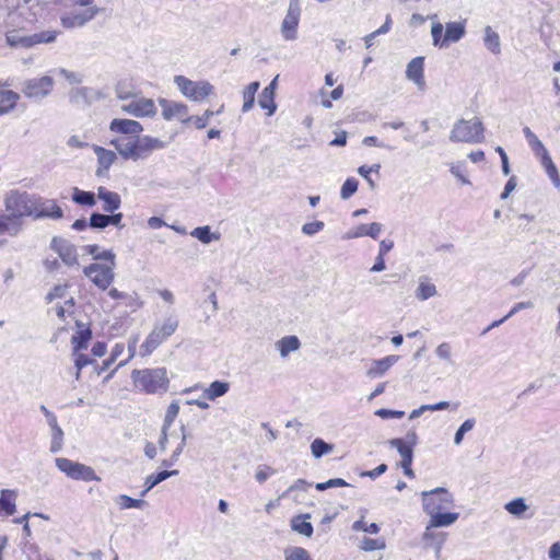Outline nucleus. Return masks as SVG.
<instances>
[{"label": "nucleus", "mask_w": 560, "mask_h": 560, "mask_svg": "<svg viewBox=\"0 0 560 560\" xmlns=\"http://www.w3.org/2000/svg\"><path fill=\"white\" fill-rule=\"evenodd\" d=\"M131 377L137 387L149 394L166 392L170 382L165 368L133 370Z\"/></svg>", "instance_id": "nucleus-1"}, {"label": "nucleus", "mask_w": 560, "mask_h": 560, "mask_svg": "<svg viewBox=\"0 0 560 560\" xmlns=\"http://www.w3.org/2000/svg\"><path fill=\"white\" fill-rule=\"evenodd\" d=\"M482 121L475 117L470 120L459 119L455 122L450 140L453 142L480 143L483 141Z\"/></svg>", "instance_id": "nucleus-2"}, {"label": "nucleus", "mask_w": 560, "mask_h": 560, "mask_svg": "<svg viewBox=\"0 0 560 560\" xmlns=\"http://www.w3.org/2000/svg\"><path fill=\"white\" fill-rule=\"evenodd\" d=\"M178 324V320L174 317H167L163 323L155 324L140 347V355H150L164 340L176 331Z\"/></svg>", "instance_id": "nucleus-3"}, {"label": "nucleus", "mask_w": 560, "mask_h": 560, "mask_svg": "<svg viewBox=\"0 0 560 560\" xmlns=\"http://www.w3.org/2000/svg\"><path fill=\"white\" fill-rule=\"evenodd\" d=\"M35 196L26 192H19L11 190L4 198V206L7 212H10L18 221L22 217H33L34 214Z\"/></svg>", "instance_id": "nucleus-4"}, {"label": "nucleus", "mask_w": 560, "mask_h": 560, "mask_svg": "<svg viewBox=\"0 0 560 560\" xmlns=\"http://www.w3.org/2000/svg\"><path fill=\"white\" fill-rule=\"evenodd\" d=\"M55 464L60 471L73 480H82L85 482L101 480V478L96 475L95 470L91 466L81 464L79 462H73L66 457H57L55 459Z\"/></svg>", "instance_id": "nucleus-5"}, {"label": "nucleus", "mask_w": 560, "mask_h": 560, "mask_svg": "<svg viewBox=\"0 0 560 560\" xmlns=\"http://www.w3.org/2000/svg\"><path fill=\"white\" fill-rule=\"evenodd\" d=\"M428 515H430L431 518H430V523L427 526L425 532L423 534V539H428L431 537H434L438 539L436 556H439L441 552V549L443 547V544L445 541V535L442 533H432V532H430V529L434 528V527H445V526H450V525L454 524L457 521L459 514L445 512V511H439L436 513H429Z\"/></svg>", "instance_id": "nucleus-6"}, {"label": "nucleus", "mask_w": 560, "mask_h": 560, "mask_svg": "<svg viewBox=\"0 0 560 560\" xmlns=\"http://www.w3.org/2000/svg\"><path fill=\"white\" fill-rule=\"evenodd\" d=\"M301 0H290L285 16L280 24V33L284 40L298 39V28L301 20Z\"/></svg>", "instance_id": "nucleus-7"}, {"label": "nucleus", "mask_w": 560, "mask_h": 560, "mask_svg": "<svg viewBox=\"0 0 560 560\" xmlns=\"http://www.w3.org/2000/svg\"><path fill=\"white\" fill-rule=\"evenodd\" d=\"M453 495L445 488L422 492V504L427 514L447 511L453 506Z\"/></svg>", "instance_id": "nucleus-8"}, {"label": "nucleus", "mask_w": 560, "mask_h": 560, "mask_svg": "<svg viewBox=\"0 0 560 560\" xmlns=\"http://www.w3.org/2000/svg\"><path fill=\"white\" fill-rule=\"evenodd\" d=\"M174 82L184 96L196 102L213 92V86L208 81H191L183 75H176Z\"/></svg>", "instance_id": "nucleus-9"}, {"label": "nucleus", "mask_w": 560, "mask_h": 560, "mask_svg": "<svg viewBox=\"0 0 560 560\" xmlns=\"http://www.w3.org/2000/svg\"><path fill=\"white\" fill-rule=\"evenodd\" d=\"M54 88V79L49 75L33 78L22 83V93L33 100H40L50 94Z\"/></svg>", "instance_id": "nucleus-10"}, {"label": "nucleus", "mask_w": 560, "mask_h": 560, "mask_svg": "<svg viewBox=\"0 0 560 560\" xmlns=\"http://www.w3.org/2000/svg\"><path fill=\"white\" fill-rule=\"evenodd\" d=\"M83 273L101 290H106L115 278L114 266L94 262L83 269Z\"/></svg>", "instance_id": "nucleus-11"}, {"label": "nucleus", "mask_w": 560, "mask_h": 560, "mask_svg": "<svg viewBox=\"0 0 560 560\" xmlns=\"http://www.w3.org/2000/svg\"><path fill=\"white\" fill-rule=\"evenodd\" d=\"M159 105L162 109V116L165 120L177 119L183 124L189 122V114L187 105L175 101L159 98Z\"/></svg>", "instance_id": "nucleus-12"}, {"label": "nucleus", "mask_w": 560, "mask_h": 560, "mask_svg": "<svg viewBox=\"0 0 560 560\" xmlns=\"http://www.w3.org/2000/svg\"><path fill=\"white\" fill-rule=\"evenodd\" d=\"M122 112L135 117H152L156 114V107L151 98L138 97L121 105Z\"/></svg>", "instance_id": "nucleus-13"}, {"label": "nucleus", "mask_w": 560, "mask_h": 560, "mask_svg": "<svg viewBox=\"0 0 560 560\" xmlns=\"http://www.w3.org/2000/svg\"><path fill=\"white\" fill-rule=\"evenodd\" d=\"M51 248L67 266H79L77 247L69 241L55 236L51 241Z\"/></svg>", "instance_id": "nucleus-14"}, {"label": "nucleus", "mask_w": 560, "mask_h": 560, "mask_svg": "<svg viewBox=\"0 0 560 560\" xmlns=\"http://www.w3.org/2000/svg\"><path fill=\"white\" fill-rule=\"evenodd\" d=\"M98 13V8H88L80 12L65 13L60 18V23L65 28L71 30L75 27H82L88 22L93 20Z\"/></svg>", "instance_id": "nucleus-15"}, {"label": "nucleus", "mask_w": 560, "mask_h": 560, "mask_svg": "<svg viewBox=\"0 0 560 560\" xmlns=\"http://www.w3.org/2000/svg\"><path fill=\"white\" fill-rule=\"evenodd\" d=\"M166 142L150 136H144L140 138L139 136L136 139V158L135 161L144 160L149 158V155L153 151L162 150L166 147Z\"/></svg>", "instance_id": "nucleus-16"}, {"label": "nucleus", "mask_w": 560, "mask_h": 560, "mask_svg": "<svg viewBox=\"0 0 560 560\" xmlns=\"http://www.w3.org/2000/svg\"><path fill=\"white\" fill-rule=\"evenodd\" d=\"M34 208L35 210L33 217L36 219L49 218L56 220L62 218L63 215L61 208L54 199H43L40 197H35Z\"/></svg>", "instance_id": "nucleus-17"}, {"label": "nucleus", "mask_w": 560, "mask_h": 560, "mask_svg": "<svg viewBox=\"0 0 560 560\" xmlns=\"http://www.w3.org/2000/svg\"><path fill=\"white\" fill-rule=\"evenodd\" d=\"M112 132L118 133L119 136L133 137L137 139L142 132L143 128L141 124L132 119L115 118L109 125Z\"/></svg>", "instance_id": "nucleus-18"}, {"label": "nucleus", "mask_w": 560, "mask_h": 560, "mask_svg": "<svg viewBox=\"0 0 560 560\" xmlns=\"http://www.w3.org/2000/svg\"><path fill=\"white\" fill-rule=\"evenodd\" d=\"M110 144L115 147L118 153L125 160L135 161L136 158V138L117 136L110 140Z\"/></svg>", "instance_id": "nucleus-19"}, {"label": "nucleus", "mask_w": 560, "mask_h": 560, "mask_svg": "<svg viewBox=\"0 0 560 560\" xmlns=\"http://www.w3.org/2000/svg\"><path fill=\"white\" fill-rule=\"evenodd\" d=\"M93 151L97 156V170L95 172L96 176H104L109 167L114 164L117 159V155L114 151L107 150L100 145H93Z\"/></svg>", "instance_id": "nucleus-20"}, {"label": "nucleus", "mask_w": 560, "mask_h": 560, "mask_svg": "<svg viewBox=\"0 0 560 560\" xmlns=\"http://www.w3.org/2000/svg\"><path fill=\"white\" fill-rule=\"evenodd\" d=\"M5 86H10L8 81L0 82V116L11 113L20 100L19 93L3 89Z\"/></svg>", "instance_id": "nucleus-21"}, {"label": "nucleus", "mask_w": 560, "mask_h": 560, "mask_svg": "<svg viewBox=\"0 0 560 560\" xmlns=\"http://www.w3.org/2000/svg\"><path fill=\"white\" fill-rule=\"evenodd\" d=\"M399 355H387L385 358L373 360L370 369L368 370V376L381 377L383 376L397 361Z\"/></svg>", "instance_id": "nucleus-22"}, {"label": "nucleus", "mask_w": 560, "mask_h": 560, "mask_svg": "<svg viewBox=\"0 0 560 560\" xmlns=\"http://www.w3.org/2000/svg\"><path fill=\"white\" fill-rule=\"evenodd\" d=\"M97 197L104 202L103 210L105 212L113 213L120 208L121 199L120 196L115 191H110L101 186L97 188Z\"/></svg>", "instance_id": "nucleus-23"}, {"label": "nucleus", "mask_w": 560, "mask_h": 560, "mask_svg": "<svg viewBox=\"0 0 560 560\" xmlns=\"http://www.w3.org/2000/svg\"><path fill=\"white\" fill-rule=\"evenodd\" d=\"M466 34V22H448L445 25L444 42L445 47L452 43L459 42Z\"/></svg>", "instance_id": "nucleus-24"}, {"label": "nucleus", "mask_w": 560, "mask_h": 560, "mask_svg": "<svg viewBox=\"0 0 560 560\" xmlns=\"http://www.w3.org/2000/svg\"><path fill=\"white\" fill-rule=\"evenodd\" d=\"M424 58L416 57L407 65L406 75L410 81H413L419 88L424 86L423 78Z\"/></svg>", "instance_id": "nucleus-25"}, {"label": "nucleus", "mask_w": 560, "mask_h": 560, "mask_svg": "<svg viewBox=\"0 0 560 560\" xmlns=\"http://www.w3.org/2000/svg\"><path fill=\"white\" fill-rule=\"evenodd\" d=\"M438 294V290L434 283H432L427 276H422L418 280V287L415 295L419 301H427Z\"/></svg>", "instance_id": "nucleus-26"}, {"label": "nucleus", "mask_w": 560, "mask_h": 560, "mask_svg": "<svg viewBox=\"0 0 560 560\" xmlns=\"http://www.w3.org/2000/svg\"><path fill=\"white\" fill-rule=\"evenodd\" d=\"M382 229L383 226L378 222H373L371 224H360L355 231L347 234V238H355L362 236L377 238L378 234L382 232Z\"/></svg>", "instance_id": "nucleus-27"}, {"label": "nucleus", "mask_w": 560, "mask_h": 560, "mask_svg": "<svg viewBox=\"0 0 560 560\" xmlns=\"http://www.w3.org/2000/svg\"><path fill=\"white\" fill-rule=\"evenodd\" d=\"M21 230V222L10 212L0 213V234L16 235Z\"/></svg>", "instance_id": "nucleus-28"}, {"label": "nucleus", "mask_w": 560, "mask_h": 560, "mask_svg": "<svg viewBox=\"0 0 560 560\" xmlns=\"http://www.w3.org/2000/svg\"><path fill=\"white\" fill-rule=\"evenodd\" d=\"M388 443L392 447L396 448L401 456L400 465L412 464L413 451L411 445H407L404 439L398 438L389 440Z\"/></svg>", "instance_id": "nucleus-29"}, {"label": "nucleus", "mask_w": 560, "mask_h": 560, "mask_svg": "<svg viewBox=\"0 0 560 560\" xmlns=\"http://www.w3.org/2000/svg\"><path fill=\"white\" fill-rule=\"evenodd\" d=\"M310 514L296 515L291 520V528L301 535L311 537L313 535V525L307 521Z\"/></svg>", "instance_id": "nucleus-30"}, {"label": "nucleus", "mask_w": 560, "mask_h": 560, "mask_svg": "<svg viewBox=\"0 0 560 560\" xmlns=\"http://www.w3.org/2000/svg\"><path fill=\"white\" fill-rule=\"evenodd\" d=\"M79 330L72 336L71 342L73 345V351L78 352L88 348V343L92 338L90 328H84L83 325L77 323Z\"/></svg>", "instance_id": "nucleus-31"}, {"label": "nucleus", "mask_w": 560, "mask_h": 560, "mask_svg": "<svg viewBox=\"0 0 560 560\" xmlns=\"http://www.w3.org/2000/svg\"><path fill=\"white\" fill-rule=\"evenodd\" d=\"M301 342L296 336H285L277 341L276 347L281 358H285L289 353L299 350Z\"/></svg>", "instance_id": "nucleus-32"}, {"label": "nucleus", "mask_w": 560, "mask_h": 560, "mask_svg": "<svg viewBox=\"0 0 560 560\" xmlns=\"http://www.w3.org/2000/svg\"><path fill=\"white\" fill-rule=\"evenodd\" d=\"M483 42L486 48L492 54L498 55L501 52L500 36L491 28V26H486Z\"/></svg>", "instance_id": "nucleus-33"}, {"label": "nucleus", "mask_w": 560, "mask_h": 560, "mask_svg": "<svg viewBox=\"0 0 560 560\" xmlns=\"http://www.w3.org/2000/svg\"><path fill=\"white\" fill-rule=\"evenodd\" d=\"M429 19L432 20L431 36L433 46L439 48H445L443 24L436 20V14L430 15Z\"/></svg>", "instance_id": "nucleus-34"}, {"label": "nucleus", "mask_w": 560, "mask_h": 560, "mask_svg": "<svg viewBox=\"0 0 560 560\" xmlns=\"http://www.w3.org/2000/svg\"><path fill=\"white\" fill-rule=\"evenodd\" d=\"M190 235L196 237L203 244H210L211 242L218 241L220 238V234L211 232L209 225L198 226L194 229Z\"/></svg>", "instance_id": "nucleus-35"}, {"label": "nucleus", "mask_w": 560, "mask_h": 560, "mask_svg": "<svg viewBox=\"0 0 560 560\" xmlns=\"http://www.w3.org/2000/svg\"><path fill=\"white\" fill-rule=\"evenodd\" d=\"M229 388H230L229 383L221 382V381H214L205 390V394L208 399L214 400L215 398L225 395L228 393Z\"/></svg>", "instance_id": "nucleus-36"}, {"label": "nucleus", "mask_w": 560, "mask_h": 560, "mask_svg": "<svg viewBox=\"0 0 560 560\" xmlns=\"http://www.w3.org/2000/svg\"><path fill=\"white\" fill-rule=\"evenodd\" d=\"M5 40L11 47H24V48L33 47L32 36L31 35L24 36L18 32L8 33L5 36Z\"/></svg>", "instance_id": "nucleus-37"}, {"label": "nucleus", "mask_w": 560, "mask_h": 560, "mask_svg": "<svg viewBox=\"0 0 560 560\" xmlns=\"http://www.w3.org/2000/svg\"><path fill=\"white\" fill-rule=\"evenodd\" d=\"M72 200L78 205L89 207H93L96 203L94 192L81 190L78 187L73 188Z\"/></svg>", "instance_id": "nucleus-38"}, {"label": "nucleus", "mask_w": 560, "mask_h": 560, "mask_svg": "<svg viewBox=\"0 0 560 560\" xmlns=\"http://www.w3.org/2000/svg\"><path fill=\"white\" fill-rule=\"evenodd\" d=\"M100 247L97 245H88L85 246V250L89 255L93 257L95 260H107L110 261L113 266H115V257L116 255L113 253V250H98Z\"/></svg>", "instance_id": "nucleus-39"}, {"label": "nucleus", "mask_w": 560, "mask_h": 560, "mask_svg": "<svg viewBox=\"0 0 560 560\" xmlns=\"http://www.w3.org/2000/svg\"><path fill=\"white\" fill-rule=\"evenodd\" d=\"M334 445L325 442L323 439L316 438L311 444V452L315 458L331 453Z\"/></svg>", "instance_id": "nucleus-40"}, {"label": "nucleus", "mask_w": 560, "mask_h": 560, "mask_svg": "<svg viewBox=\"0 0 560 560\" xmlns=\"http://www.w3.org/2000/svg\"><path fill=\"white\" fill-rule=\"evenodd\" d=\"M178 475V470H163L158 472L156 475H150L144 480V486H147V490H151L153 487L159 485L160 482L166 480L172 476Z\"/></svg>", "instance_id": "nucleus-41"}, {"label": "nucleus", "mask_w": 560, "mask_h": 560, "mask_svg": "<svg viewBox=\"0 0 560 560\" xmlns=\"http://www.w3.org/2000/svg\"><path fill=\"white\" fill-rule=\"evenodd\" d=\"M504 508L510 514L520 517L527 511L528 505L525 503L524 498H516L508 502Z\"/></svg>", "instance_id": "nucleus-42"}, {"label": "nucleus", "mask_w": 560, "mask_h": 560, "mask_svg": "<svg viewBox=\"0 0 560 560\" xmlns=\"http://www.w3.org/2000/svg\"><path fill=\"white\" fill-rule=\"evenodd\" d=\"M258 104L262 109L267 110L268 116L273 115L277 109V105L275 103V95L269 94V92L267 91H262L260 93Z\"/></svg>", "instance_id": "nucleus-43"}, {"label": "nucleus", "mask_w": 560, "mask_h": 560, "mask_svg": "<svg viewBox=\"0 0 560 560\" xmlns=\"http://www.w3.org/2000/svg\"><path fill=\"white\" fill-rule=\"evenodd\" d=\"M58 31H43L39 33L32 34V45L35 46L37 44H50L54 43L57 38Z\"/></svg>", "instance_id": "nucleus-44"}, {"label": "nucleus", "mask_w": 560, "mask_h": 560, "mask_svg": "<svg viewBox=\"0 0 560 560\" xmlns=\"http://www.w3.org/2000/svg\"><path fill=\"white\" fill-rule=\"evenodd\" d=\"M284 560H312V558L306 549L291 547L284 550Z\"/></svg>", "instance_id": "nucleus-45"}, {"label": "nucleus", "mask_w": 560, "mask_h": 560, "mask_svg": "<svg viewBox=\"0 0 560 560\" xmlns=\"http://www.w3.org/2000/svg\"><path fill=\"white\" fill-rule=\"evenodd\" d=\"M435 354L440 360L447 362L448 364H454L452 360L453 347L450 342H442L435 348Z\"/></svg>", "instance_id": "nucleus-46"}, {"label": "nucleus", "mask_w": 560, "mask_h": 560, "mask_svg": "<svg viewBox=\"0 0 560 560\" xmlns=\"http://www.w3.org/2000/svg\"><path fill=\"white\" fill-rule=\"evenodd\" d=\"M117 503L121 509H141L145 504L143 500L133 499L126 494L119 495L117 499Z\"/></svg>", "instance_id": "nucleus-47"}, {"label": "nucleus", "mask_w": 560, "mask_h": 560, "mask_svg": "<svg viewBox=\"0 0 560 560\" xmlns=\"http://www.w3.org/2000/svg\"><path fill=\"white\" fill-rule=\"evenodd\" d=\"M358 186L359 183L355 178H347L340 189L341 199H349L358 190Z\"/></svg>", "instance_id": "nucleus-48"}, {"label": "nucleus", "mask_w": 560, "mask_h": 560, "mask_svg": "<svg viewBox=\"0 0 560 560\" xmlns=\"http://www.w3.org/2000/svg\"><path fill=\"white\" fill-rule=\"evenodd\" d=\"M476 420L474 418L465 420L460 427L457 429L454 435V443L459 445L463 442L465 433L472 430L475 427Z\"/></svg>", "instance_id": "nucleus-49"}, {"label": "nucleus", "mask_w": 560, "mask_h": 560, "mask_svg": "<svg viewBox=\"0 0 560 560\" xmlns=\"http://www.w3.org/2000/svg\"><path fill=\"white\" fill-rule=\"evenodd\" d=\"M352 529L354 532H364L368 534H377L380 532V526L376 523L368 524L363 517L355 521L352 525Z\"/></svg>", "instance_id": "nucleus-50"}, {"label": "nucleus", "mask_w": 560, "mask_h": 560, "mask_svg": "<svg viewBox=\"0 0 560 560\" xmlns=\"http://www.w3.org/2000/svg\"><path fill=\"white\" fill-rule=\"evenodd\" d=\"M381 168L380 164H373L372 166L362 165L358 168V173L368 182L371 189L376 187L375 182L371 178L372 172L378 173Z\"/></svg>", "instance_id": "nucleus-51"}, {"label": "nucleus", "mask_w": 560, "mask_h": 560, "mask_svg": "<svg viewBox=\"0 0 560 560\" xmlns=\"http://www.w3.org/2000/svg\"><path fill=\"white\" fill-rule=\"evenodd\" d=\"M63 444V431L60 427H56L51 430V444L50 452L57 453L62 448Z\"/></svg>", "instance_id": "nucleus-52"}, {"label": "nucleus", "mask_w": 560, "mask_h": 560, "mask_svg": "<svg viewBox=\"0 0 560 560\" xmlns=\"http://www.w3.org/2000/svg\"><path fill=\"white\" fill-rule=\"evenodd\" d=\"M89 225L93 229H105L109 225L108 214L94 212L90 217Z\"/></svg>", "instance_id": "nucleus-53"}, {"label": "nucleus", "mask_w": 560, "mask_h": 560, "mask_svg": "<svg viewBox=\"0 0 560 560\" xmlns=\"http://www.w3.org/2000/svg\"><path fill=\"white\" fill-rule=\"evenodd\" d=\"M74 365L77 368L75 378L80 377L81 370L89 364H92L94 360L90 359L86 354L80 353V351L74 352Z\"/></svg>", "instance_id": "nucleus-54"}, {"label": "nucleus", "mask_w": 560, "mask_h": 560, "mask_svg": "<svg viewBox=\"0 0 560 560\" xmlns=\"http://www.w3.org/2000/svg\"><path fill=\"white\" fill-rule=\"evenodd\" d=\"M523 132L529 143V145L532 147V149L534 151H536V153H539V151H541L542 149H545V145L542 144V142L538 139V137L530 130L529 127H525L523 129Z\"/></svg>", "instance_id": "nucleus-55"}, {"label": "nucleus", "mask_w": 560, "mask_h": 560, "mask_svg": "<svg viewBox=\"0 0 560 560\" xmlns=\"http://www.w3.org/2000/svg\"><path fill=\"white\" fill-rule=\"evenodd\" d=\"M90 89L88 88H78L73 89L69 93L70 102L73 104H80L81 102H85L89 95Z\"/></svg>", "instance_id": "nucleus-56"}, {"label": "nucleus", "mask_w": 560, "mask_h": 560, "mask_svg": "<svg viewBox=\"0 0 560 560\" xmlns=\"http://www.w3.org/2000/svg\"><path fill=\"white\" fill-rule=\"evenodd\" d=\"M178 412H179L178 402H176V401L171 402V405L168 406L166 413H165L163 427L168 429L171 427V424L173 423V421L175 420V418L177 417Z\"/></svg>", "instance_id": "nucleus-57"}, {"label": "nucleus", "mask_w": 560, "mask_h": 560, "mask_svg": "<svg viewBox=\"0 0 560 560\" xmlns=\"http://www.w3.org/2000/svg\"><path fill=\"white\" fill-rule=\"evenodd\" d=\"M349 486V483L343 480L342 478H332V479H329L327 481H324V482H317L315 485V488L318 490V491H324L328 488H334V487H347Z\"/></svg>", "instance_id": "nucleus-58"}, {"label": "nucleus", "mask_w": 560, "mask_h": 560, "mask_svg": "<svg viewBox=\"0 0 560 560\" xmlns=\"http://www.w3.org/2000/svg\"><path fill=\"white\" fill-rule=\"evenodd\" d=\"M361 547L365 551H373V550L384 549L385 542H384V540H381V539H372V538L364 537L362 539Z\"/></svg>", "instance_id": "nucleus-59"}, {"label": "nucleus", "mask_w": 560, "mask_h": 560, "mask_svg": "<svg viewBox=\"0 0 560 560\" xmlns=\"http://www.w3.org/2000/svg\"><path fill=\"white\" fill-rule=\"evenodd\" d=\"M59 74L62 75L70 84H80L83 81V75L79 72L70 71L65 68L58 70Z\"/></svg>", "instance_id": "nucleus-60"}, {"label": "nucleus", "mask_w": 560, "mask_h": 560, "mask_svg": "<svg viewBox=\"0 0 560 560\" xmlns=\"http://www.w3.org/2000/svg\"><path fill=\"white\" fill-rule=\"evenodd\" d=\"M68 289V284H57L55 285L46 295L47 303H50L55 299H61L65 296L66 291Z\"/></svg>", "instance_id": "nucleus-61"}, {"label": "nucleus", "mask_w": 560, "mask_h": 560, "mask_svg": "<svg viewBox=\"0 0 560 560\" xmlns=\"http://www.w3.org/2000/svg\"><path fill=\"white\" fill-rule=\"evenodd\" d=\"M325 226L323 221L307 222L302 225V232L306 235H314L322 231Z\"/></svg>", "instance_id": "nucleus-62"}, {"label": "nucleus", "mask_w": 560, "mask_h": 560, "mask_svg": "<svg viewBox=\"0 0 560 560\" xmlns=\"http://www.w3.org/2000/svg\"><path fill=\"white\" fill-rule=\"evenodd\" d=\"M276 474V470L272 469L271 467L269 466H259L256 474H255V478L258 482L262 483L265 482L270 476L275 475Z\"/></svg>", "instance_id": "nucleus-63"}, {"label": "nucleus", "mask_w": 560, "mask_h": 560, "mask_svg": "<svg viewBox=\"0 0 560 560\" xmlns=\"http://www.w3.org/2000/svg\"><path fill=\"white\" fill-rule=\"evenodd\" d=\"M450 172L456 178H458L464 185H469L470 184V180L464 174V164L463 163L452 164L451 168H450Z\"/></svg>", "instance_id": "nucleus-64"}]
</instances>
